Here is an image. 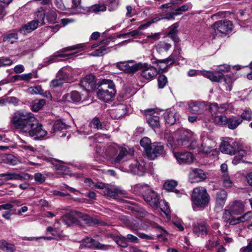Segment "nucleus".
<instances>
[{"label":"nucleus","instance_id":"nucleus-1","mask_svg":"<svg viewBox=\"0 0 252 252\" xmlns=\"http://www.w3.org/2000/svg\"><path fill=\"white\" fill-rule=\"evenodd\" d=\"M11 127L23 134H28L35 139L45 137L47 132L42 125L31 112L20 110L15 111L10 118Z\"/></svg>","mask_w":252,"mask_h":252},{"label":"nucleus","instance_id":"nucleus-2","mask_svg":"<svg viewBox=\"0 0 252 252\" xmlns=\"http://www.w3.org/2000/svg\"><path fill=\"white\" fill-rule=\"evenodd\" d=\"M133 150L128 151L125 147H119L116 145H110L105 150L104 154L106 158L111 160L113 164L120 163L125 158L131 157Z\"/></svg>","mask_w":252,"mask_h":252},{"label":"nucleus","instance_id":"nucleus-3","mask_svg":"<svg viewBox=\"0 0 252 252\" xmlns=\"http://www.w3.org/2000/svg\"><path fill=\"white\" fill-rule=\"evenodd\" d=\"M116 94L115 86L110 80L103 81L97 93L98 98L106 102L112 101Z\"/></svg>","mask_w":252,"mask_h":252},{"label":"nucleus","instance_id":"nucleus-4","mask_svg":"<svg viewBox=\"0 0 252 252\" xmlns=\"http://www.w3.org/2000/svg\"><path fill=\"white\" fill-rule=\"evenodd\" d=\"M210 199V196L204 187H197L193 189L191 200L197 207L204 209L207 207Z\"/></svg>","mask_w":252,"mask_h":252},{"label":"nucleus","instance_id":"nucleus-5","mask_svg":"<svg viewBox=\"0 0 252 252\" xmlns=\"http://www.w3.org/2000/svg\"><path fill=\"white\" fill-rule=\"evenodd\" d=\"M142 189L143 197L145 202L153 208H158L160 197L158 193L147 186H142Z\"/></svg>","mask_w":252,"mask_h":252},{"label":"nucleus","instance_id":"nucleus-6","mask_svg":"<svg viewBox=\"0 0 252 252\" xmlns=\"http://www.w3.org/2000/svg\"><path fill=\"white\" fill-rule=\"evenodd\" d=\"M45 15L44 13L38 12L37 14V19L25 25L20 28V32L25 34L34 30L38 27L39 24H44Z\"/></svg>","mask_w":252,"mask_h":252},{"label":"nucleus","instance_id":"nucleus-7","mask_svg":"<svg viewBox=\"0 0 252 252\" xmlns=\"http://www.w3.org/2000/svg\"><path fill=\"white\" fill-rule=\"evenodd\" d=\"M213 28L216 34L219 33L226 34L232 31L233 24L229 20H220L214 24Z\"/></svg>","mask_w":252,"mask_h":252},{"label":"nucleus","instance_id":"nucleus-8","mask_svg":"<svg viewBox=\"0 0 252 252\" xmlns=\"http://www.w3.org/2000/svg\"><path fill=\"white\" fill-rule=\"evenodd\" d=\"M146 120L149 126L155 129L160 127L159 118L153 109H149L144 111Z\"/></svg>","mask_w":252,"mask_h":252},{"label":"nucleus","instance_id":"nucleus-9","mask_svg":"<svg viewBox=\"0 0 252 252\" xmlns=\"http://www.w3.org/2000/svg\"><path fill=\"white\" fill-rule=\"evenodd\" d=\"M145 163L142 161L134 160L129 165L128 169L126 170L134 175L142 176L145 172Z\"/></svg>","mask_w":252,"mask_h":252},{"label":"nucleus","instance_id":"nucleus-10","mask_svg":"<svg viewBox=\"0 0 252 252\" xmlns=\"http://www.w3.org/2000/svg\"><path fill=\"white\" fill-rule=\"evenodd\" d=\"M238 143L234 141H222L220 145V151L224 154L234 155L238 150Z\"/></svg>","mask_w":252,"mask_h":252},{"label":"nucleus","instance_id":"nucleus-11","mask_svg":"<svg viewBox=\"0 0 252 252\" xmlns=\"http://www.w3.org/2000/svg\"><path fill=\"white\" fill-rule=\"evenodd\" d=\"M117 67L120 70L125 71L127 73H134L142 67V63L133 64V62H123L118 63Z\"/></svg>","mask_w":252,"mask_h":252},{"label":"nucleus","instance_id":"nucleus-12","mask_svg":"<svg viewBox=\"0 0 252 252\" xmlns=\"http://www.w3.org/2000/svg\"><path fill=\"white\" fill-rule=\"evenodd\" d=\"M207 109V105L205 102L190 100L188 102L189 112L194 114H201Z\"/></svg>","mask_w":252,"mask_h":252},{"label":"nucleus","instance_id":"nucleus-13","mask_svg":"<svg viewBox=\"0 0 252 252\" xmlns=\"http://www.w3.org/2000/svg\"><path fill=\"white\" fill-rule=\"evenodd\" d=\"M141 70V75L146 79L151 80L158 74L157 69L147 63H142V67L139 69Z\"/></svg>","mask_w":252,"mask_h":252},{"label":"nucleus","instance_id":"nucleus-14","mask_svg":"<svg viewBox=\"0 0 252 252\" xmlns=\"http://www.w3.org/2000/svg\"><path fill=\"white\" fill-rule=\"evenodd\" d=\"M174 156L180 164H190L194 160V156L189 152L174 153Z\"/></svg>","mask_w":252,"mask_h":252},{"label":"nucleus","instance_id":"nucleus-15","mask_svg":"<svg viewBox=\"0 0 252 252\" xmlns=\"http://www.w3.org/2000/svg\"><path fill=\"white\" fill-rule=\"evenodd\" d=\"M164 152L163 145L161 143H154L146 156L150 160H153L156 158L162 155Z\"/></svg>","mask_w":252,"mask_h":252},{"label":"nucleus","instance_id":"nucleus-16","mask_svg":"<svg viewBox=\"0 0 252 252\" xmlns=\"http://www.w3.org/2000/svg\"><path fill=\"white\" fill-rule=\"evenodd\" d=\"M1 177H4V179L6 181L12 180L22 181L24 179H30L31 178V176L29 174L26 173L17 174L7 172L5 173L0 174V178Z\"/></svg>","mask_w":252,"mask_h":252},{"label":"nucleus","instance_id":"nucleus-17","mask_svg":"<svg viewBox=\"0 0 252 252\" xmlns=\"http://www.w3.org/2000/svg\"><path fill=\"white\" fill-rule=\"evenodd\" d=\"M191 183H197L204 181L207 178L205 173L200 169H194L189 174Z\"/></svg>","mask_w":252,"mask_h":252},{"label":"nucleus","instance_id":"nucleus-18","mask_svg":"<svg viewBox=\"0 0 252 252\" xmlns=\"http://www.w3.org/2000/svg\"><path fill=\"white\" fill-rule=\"evenodd\" d=\"M79 215H80V212L78 211H72L63 217V221L67 226H70L73 224H78Z\"/></svg>","mask_w":252,"mask_h":252},{"label":"nucleus","instance_id":"nucleus-19","mask_svg":"<svg viewBox=\"0 0 252 252\" xmlns=\"http://www.w3.org/2000/svg\"><path fill=\"white\" fill-rule=\"evenodd\" d=\"M83 224H87L89 226H93L95 224H99L101 225H104V223L99 221L96 219H94L90 216L82 214L80 212V215L79 217L78 224L82 225Z\"/></svg>","mask_w":252,"mask_h":252},{"label":"nucleus","instance_id":"nucleus-20","mask_svg":"<svg viewBox=\"0 0 252 252\" xmlns=\"http://www.w3.org/2000/svg\"><path fill=\"white\" fill-rule=\"evenodd\" d=\"M244 211V205L241 201H234L230 206V210L226 211L224 213V217L227 218V216L231 215V214L238 215Z\"/></svg>","mask_w":252,"mask_h":252},{"label":"nucleus","instance_id":"nucleus-21","mask_svg":"<svg viewBox=\"0 0 252 252\" xmlns=\"http://www.w3.org/2000/svg\"><path fill=\"white\" fill-rule=\"evenodd\" d=\"M209 225L207 223L197 222L193 225V232L197 235H206L208 233Z\"/></svg>","mask_w":252,"mask_h":252},{"label":"nucleus","instance_id":"nucleus-22","mask_svg":"<svg viewBox=\"0 0 252 252\" xmlns=\"http://www.w3.org/2000/svg\"><path fill=\"white\" fill-rule=\"evenodd\" d=\"M80 85L86 90H93L95 87L94 76L92 74L87 75L80 81Z\"/></svg>","mask_w":252,"mask_h":252},{"label":"nucleus","instance_id":"nucleus-23","mask_svg":"<svg viewBox=\"0 0 252 252\" xmlns=\"http://www.w3.org/2000/svg\"><path fill=\"white\" fill-rule=\"evenodd\" d=\"M214 145V142L212 140L208 137L202 138V143L201 146L198 147V150L205 154L209 153L212 151Z\"/></svg>","mask_w":252,"mask_h":252},{"label":"nucleus","instance_id":"nucleus-24","mask_svg":"<svg viewBox=\"0 0 252 252\" xmlns=\"http://www.w3.org/2000/svg\"><path fill=\"white\" fill-rule=\"evenodd\" d=\"M164 120L170 125H174L178 119L177 112L174 109L166 110L163 114Z\"/></svg>","mask_w":252,"mask_h":252},{"label":"nucleus","instance_id":"nucleus-25","mask_svg":"<svg viewBox=\"0 0 252 252\" xmlns=\"http://www.w3.org/2000/svg\"><path fill=\"white\" fill-rule=\"evenodd\" d=\"M63 98L64 100L68 102H78L81 101L82 97L78 92L74 91L69 94H64Z\"/></svg>","mask_w":252,"mask_h":252},{"label":"nucleus","instance_id":"nucleus-26","mask_svg":"<svg viewBox=\"0 0 252 252\" xmlns=\"http://www.w3.org/2000/svg\"><path fill=\"white\" fill-rule=\"evenodd\" d=\"M193 136V133L189 131H184L181 135L180 138L178 140V144L185 147L188 145Z\"/></svg>","mask_w":252,"mask_h":252},{"label":"nucleus","instance_id":"nucleus-27","mask_svg":"<svg viewBox=\"0 0 252 252\" xmlns=\"http://www.w3.org/2000/svg\"><path fill=\"white\" fill-rule=\"evenodd\" d=\"M227 192L223 189L216 193V201L218 206L223 207L227 199Z\"/></svg>","mask_w":252,"mask_h":252},{"label":"nucleus","instance_id":"nucleus-28","mask_svg":"<svg viewBox=\"0 0 252 252\" xmlns=\"http://www.w3.org/2000/svg\"><path fill=\"white\" fill-rule=\"evenodd\" d=\"M85 245L87 247H91L94 246L98 249H108L110 246L105 245L100 243L98 242H96L94 239L92 238H87L84 241Z\"/></svg>","mask_w":252,"mask_h":252},{"label":"nucleus","instance_id":"nucleus-29","mask_svg":"<svg viewBox=\"0 0 252 252\" xmlns=\"http://www.w3.org/2000/svg\"><path fill=\"white\" fill-rule=\"evenodd\" d=\"M227 120V125L230 129H235L243 122L242 118L239 116H232Z\"/></svg>","mask_w":252,"mask_h":252},{"label":"nucleus","instance_id":"nucleus-30","mask_svg":"<svg viewBox=\"0 0 252 252\" xmlns=\"http://www.w3.org/2000/svg\"><path fill=\"white\" fill-rule=\"evenodd\" d=\"M18 39V34L16 32L12 31L5 34L3 37V41L11 44L14 43Z\"/></svg>","mask_w":252,"mask_h":252},{"label":"nucleus","instance_id":"nucleus-31","mask_svg":"<svg viewBox=\"0 0 252 252\" xmlns=\"http://www.w3.org/2000/svg\"><path fill=\"white\" fill-rule=\"evenodd\" d=\"M127 109L126 106L124 104H121L119 105L116 109L112 111L113 114H115V118L118 119L126 114Z\"/></svg>","mask_w":252,"mask_h":252},{"label":"nucleus","instance_id":"nucleus-32","mask_svg":"<svg viewBox=\"0 0 252 252\" xmlns=\"http://www.w3.org/2000/svg\"><path fill=\"white\" fill-rule=\"evenodd\" d=\"M121 193L122 192L121 190L114 187L107 188L104 189V190H103V194L104 195L113 198H115Z\"/></svg>","mask_w":252,"mask_h":252},{"label":"nucleus","instance_id":"nucleus-33","mask_svg":"<svg viewBox=\"0 0 252 252\" xmlns=\"http://www.w3.org/2000/svg\"><path fill=\"white\" fill-rule=\"evenodd\" d=\"M16 250L14 245L8 243L4 240H0V251H6L7 252H14Z\"/></svg>","mask_w":252,"mask_h":252},{"label":"nucleus","instance_id":"nucleus-34","mask_svg":"<svg viewBox=\"0 0 252 252\" xmlns=\"http://www.w3.org/2000/svg\"><path fill=\"white\" fill-rule=\"evenodd\" d=\"M189 8V6L188 4H185L182 6L177 8L175 10V12L170 13L169 15L166 17L162 18L161 19H166L168 20L174 19V16L177 14H180L183 12L187 11Z\"/></svg>","mask_w":252,"mask_h":252},{"label":"nucleus","instance_id":"nucleus-35","mask_svg":"<svg viewBox=\"0 0 252 252\" xmlns=\"http://www.w3.org/2000/svg\"><path fill=\"white\" fill-rule=\"evenodd\" d=\"M45 104V99H35L31 104V109L34 112H37L42 108Z\"/></svg>","mask_w":252,"mask_h":252},{"label":"nucleus","instance_id":"nucleus-36","mask_svg":"<svg viewBox=\"0 0 252 252\" xmlns=\"http://www.w3.org/2000/svg\"><path fill=\"white\" fill-rule=\"evenodd\" d=\"M177 26L174 25L170 29V31L168 33V35L172 39V40L175 43H178L180 41V38L177 35L178 31Z\"/></svg>","mask_w":252,"mask_h":252},{"label":"nucleus","instance_id":"nucleus-37","mask_svg":"<svg viewBox=\"0 0 252 252\" xmlns=\"http://www.w3.org/2000/svg\"><path fill=\"white\" fill-rule=\"evenodd\" d=\"M89 126L91 128H94L96 129H102L103 126L102 123L99 118L94 117L90 123Z\"/></svg>","mask_w":252,"mask_h":252},{"label":"nucleus","instance_id":"nucleus-38","mask_svg":"<svg viewBox=\"0 0 252 252\" xmlns=\"http://www.w3.org/2000/svg\"><path fill=\"white\" fill-rule=\"evenodd\" d=\"M140 145L144 148L146 154L147 155L148 150H150L152 147L151 140L148 137H145L141 140Z\"/></svg>","mask_w":252,"mask_h":252},{"label":"nucleus","instance_id":"nucleus-39","mask_svg":"<svg viewBox=\"0 0 252 252\" xmlns=\"http://www.w3.org/2000/svg\"><path fill=\"white\" fill-rule=\"evenodd\" d=\"M223 77L224 75L220 71L210 72L209 79L212 81L219 82Z\"/></svg>","mask_w":252,"mask_h":252},{"label":"nucleus","instance_id":"nucleus-40","mask_svg":"<svg viewBox=\"0 0 252 252\" xmlns=\"http://www.w3.org/2000/svg\"><path fill=\"white\" fill-rule=\"evenodd\" d=\"M228 118L224 115L215 116L214 118V121L215 124L218 125H227Z\"/></svg>","mask_w":252,"mask_h":252},{"label":"nucleus","instance_id":"nucleus-41","mask_svg":"<svg viewBox=\"0 0 252 252\" xmlns=\"http://www.w3.org/2000/svg\"><path fill=\"white\" fill-rule=\"evenodd\" d=\"M171 47L170 43L160 42L157 46V50L158 52L161 53L163 51L167 52Z\"/></svg>","mask_w":252,"mask_h":252},{"label":"nucleus","instance_id":"nucleus-42","mask_svg":"<svg viewBox=\"0 0 252 252\" xmlns=\"http://www.w3.org/2000/svg\"><path fill=\"white\" fill-rule=\"evenodd\" d=\"M108 52H109V48H106L105 46H103L95 50L90 55L92 56H101Z\"/></svg>","mask_w":252,"mask_h":252},{"label":"nucleus","instance_id":"nucleus-43","mask_svg":"<svg viewBox=\"0 0 252 252\" xmlns=\"http://www.w3.org/2000/svg\"><path fill=\"white\" fill-rule=\"evenodd\" d=\"M158 207H159L161 210L166 215H168L170 213V210L168 204L165 200L159 201Z\"/></svg>","mask_w":252,"mask_h":252},{"label":"nucleus","instance_id":"nucleus-44","mask_svg":"<svg viewBox=\"0 0 252 252\" xmlns=\"http://www.w3.org/2000/svg\"><path fill=\"white\" fill-rule=\"evenodd\" d=\"M56 169L57 173L59 175H68L70 173L69 168L63 165H57Z\"/></svg>","mask_w":252,"mask_h":252},{"label":"nucleus","instance_id":"nucleus-45","mask_svg":"<svg viewBox=\"0 0 252 252\" xmlns=\"http://www.w3.org/2000/svg\"><path fill=\"white\" fill-rule=\"evenodd\" d=\"M220 244L219 240L218 238L215 239V238H213V240H208L205 245L207 249L209 250H211L215 247L217 246Z\"/></svg>","mask_w":252,"mask_h":252},{"label":"nucleus","instance_id":"nucleus-46","mask_svg":"<svg viewBox=\"0 0 252 252\" xmlns=\"http://www.w3.org/2000/svg\"><path fill=\"white\" fill-rule=\"evenodd\" d=\"M240 118L242 120L251 121L252 120V112L250 109H246L243 110L241 115Z\"/></svg>","mask_w":252,"mask_h":252},{"label":"nucleus","instance_id":"nucleus-47","mask_svg":"<svg viewBox=\"0 0 252 252\" xmlns=\"http://www.w3.org/2000/svg\"><path fill=\"white\" fill-rule=\"evenodd\" d=\"M66 126L67 125L65 123H63L62 121L57 120L55 122L53 126V128L54 131H59L66 128Z\"/></svg>","mask_w":252,"mask_h":252},{"label":"nucleus","instance_id":"nucleus-48","mask_svg":"<svg viewBox=\"0 0 252 252\" xmlns=\"http://www.w3.org/2000/svg\"><path fill=\"white\" fill-rule=\"evenodd\" d=\"M158 88L162 89L167 83V78L164 75L160 74L158 77Z\"/></svg>","mask_w":252,"mask_h":252},{"label":"nucleus","instance_id":"nucleus-49","mask_svg":"<svg viewBox=\"0 0 252 252\" xmlns=\"http://www.w3.org/2000/svg\"><path fill=\"white\" fill-rule=\"evenodd\" d=\"M177 185V182L174 180L168 181L164 183L163 187L167 191L172 190Z\"/></svg>","mask_w":252,"mask_h":252},{"label":"nucleus","instance_id":"nucleus-50","mask_svg":"<svg viewBox=\"0 0 252 252\" xmlns=\"http://www.w3.org/2000/svg\"><path fill=\"white\" fill-rule=\"evenodd\" d=\"M116 243L121 247L126 248L127 247L128 244L127 243L126 239L125 237L120 236L117 237L115 240Z\"/></svg>","mask_w":252,"mask_h":252},{"label":"nucleus","instance_id":"nucleus-51","mask_svg":"<svg viewBox=\"0 0 252 252\" xmlns=\"http://www.w3.org/2000/svg\"><path fill=\"white\" fill-rule=\"evenodd\" d=\"M209 111L212 116H217V115L220 113L219 106L217 103H213L209 106Z\"/></svg>","mask_w":252,"mask_h":252},{"label":"nucleus","instance_id":"nucleus-52","mask_svg":"<svg viewBox=\"0 0 252 252\" xmlns=\"http://www.w3.org/2000/svg\"><path fill=\"white\" fill-rule=\"evenodd\" d=\"M46 16L47 20L50 22H54L57 17V14L56 11L54 10H50L48 11L46 13Z\"/></svg>","mask_w":252,"mask_h":252},{"label":"nucleus","instance_id":"nucleus-53","mask_svg":"<svg viewBox=\"0 0 252 252\" xmlns=\"http://www.w3.org/2000/svg\"><path fill=\"white\" fill-rule=\"evenodd\" d=\"M47 232H50L54 239H58L61 237V234L56 229L49 226L46 229Z\"/></svg>","mask_w":252,"mask_h":252},{"label":"nucleus","instance_id":"nucleus-54","mask_svg":"<svg viewBox=\"0 0 252 252\" xmlns=\"http://www.w3.org/2000/svg\"><path fill=\"white\" fill-rule=\"evenodd\" d=\"M222 176L223 185L224 187L230 188L232 186L233 183L228 175L224 174Z\"/></svg>","mask_w":252,"mask_h":252},{"label":"nucleus","instance_id":"nucleus-55","mask_svg":"<svg viewBox=\"0 0 252 252\" xmlns=\"http://www.w3.org/2000/svg\"><path fill=\"white\" fill-rule=\"evenodd\" d=\"M93 11L95 12H98L100 11H105L106 10V7L105 5L95 4L92 7Z\"/></svg>","mask_w":252,"mask_h":252},{"label":"nucleus","instance_id":"nucleus-56","mask_svg":"<svg viewBox=\"0 0 252 252\" xmlns=\"http://www.w3.org/2000/svg\"><path fill=\"white\" fill-rule=\"evenodd\" d=\"M63 83L61 79L56 77L50 82V86L52 88H56L61 86Z\"/></svg>","mask_w":252,"mask_h":252},{"label":"nucleus","instance_id":"nucleus-57","mask_svg":"<svg viewBox=\"0 0 252 252\" xmlns=\"http://www.w3.org/2000/svg\"><path fill=\"white\" fill-rule=\"evenodd\" d=\"M34 178L35 181L42 183L45 181V177L40 173H36L34 175Z\"/></svg>","mask_w":252,"mask_h":252},{"label":"nucleus","instance_id":"nucleus-58","mask_svg":"<svg viewBox=\"0 0 252 252\" xmlns=\"http://www.w3.org/2000/svg\"><path fill=\"white\" fill-rule=\"evenodd\" d=\"M249 243L247 246L243 247L240 250V252H252V238L248 240Z\"/></svg>","mask_w":252,"mask_h":252},{"label":"nucleus","instance_id":"nucleus-59","mask_svg":"<svg viewBox=\"0 0 252 252\" xmlns=\"http://www.w3.org/2000/svg\"><path fill=\"white\" fill-rule=\"evenodd\" d=\"M147 39L154 41L158 40L160 38V33L158 32H156L154 33H151V34H148L146 36Z\"/></svg>","mask_w":252,"mask_h":252},{"label":"nucleus","instance_id":"nucleus-60","mask_svg":"<svg viewBox=\"0 0 252 252\" xmlns=\"http://www.w3.org/2000/svg\"><path fill=\"white\" fill-rule=\"evenodd\" d=\"M137 235L141 239L146 240H152L154 239L153 235H149L142 232H137Z\"/></svg>","mask_w":252,"mask_h":252},{"label":"nucleus","instance_id":"nucleus-61","mask_svg":"<svg viewBox=\"0 0 252 252\" xmlns=\"http://www.w3.org/2000/svg\"><path fill=\"white\" fill-rule=\"evenodd\" d=\"M185 147L189 148L190 149H194L196 148L198 149L199 147L197 146L196 141L193 137V136H192V139L189 142L188 145L186 146Z\"/></svg>","mask_w":252,"mask_h":252},{"label":"nucleus","instance_id":"nucleus-62","mask_svg":"<svg viewBox=\"0 0 252 252\" xmlns=\"http://www.w3.org/2000/svg\"><path fill=\"white\" fill-rule=\"evenodd\" d=\"M175 62V60L174 59L171 57H169L165 59H163V60H157L155 62V63H170V64H172L174 63Z\"/></svg>","mask_w":252,"mask_h":252},{"label":"nucleus","instance_id":"nucleus-63","mask_svg":"<svg viewBox=\"0 0 252 252\" xmlns=\"http://www.w3.org/2000/svg\"><path fill=\"white\" fill-rule=\"evenodd\" d=\"M219 106V109L220 110V113H223L225 112L226 110L230 109L232 107V105L230 103H223L220 104Z\"/></svg>","mask_w":252,"mask_h":252},{"label":"nucleus","instance_id":"nucleus-64","mask_svg":"<svg viewBox=\"0 0 252 252\" xmlns=\"http://www.w3.org/2000/svg\"><path fill=\"white\" fill-rule=\"evenodd\" d=\"M241 221H248L252 219V212L249 211L245 213L243 216L241 217Z\"/></svg>","mask_w":252,"mask_h":252}]
</instances>
